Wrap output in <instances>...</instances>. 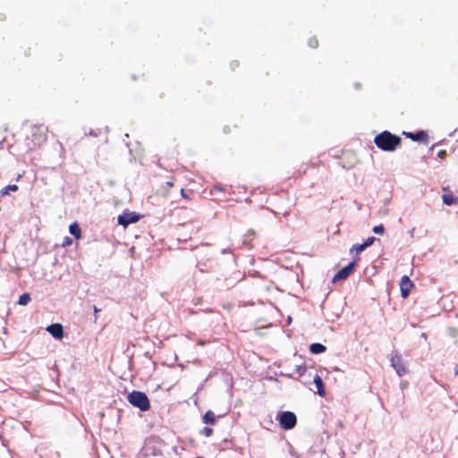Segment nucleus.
Instances as JSON below:
<instances>
[{
    "instance_id": "nucleus-1",
    "label": "nucleus",
    "mask_w": 458,
    "mask_h": 458,
    "mask_svg": "<svg viewBox=\"0 0 458 458\" xmlns=\"http://www.w3.org/2000/svg\"><path fill=\"white\" fill-rule=\"evenodd\" d=\"M401 142L402 139L399 136L388 131L380 132L374 139V143L379 149L388 152L395 150L396 148L400 146Z\"/></svg>"
},
{
    "instance_id": "nucleus-2",
    "label": "nucleus",
    "mask_w": 458,
    "mask_h": 458,
    "mask_svg": "<svg viewBox=\"0 0 458 458\" xmlns=\"http://www.w3.org/2000/svg\"><path fill=\"white\" fill-rule=\"evenodd\" d=\"M128 402L141 411H147L150 409V403L147 394L140 391H132L127 396Z\"/></svg>"
},
{
    "instance_id": "nucleus-3",
    "label": "nucleus",
    "mask_w": 458,
    "mask_h": 458,
    "mask_svg": "<svg viewBox=\"0 0 458 458\" xmlns=\"http://www.w3.org/2000/svg\"><path fill=\"white\" fill-rule=\"evenodd\" d=\"M280 427L284 430L293 429L297 424V417L293 411H283L277 415Z\"/></svg>"
},
{
    "instance_id": "nucleus-4",
    "label": "nucleus",
    "mask_w": 458,
    "mask_h": 458,
    "mask_svg": "<svg viewBox=\"0 0 458 458\" xmlns=\"http://www.w3.org/2000/svg\"><path fill=\"white\" fill-rule=\"evenodd\" d=\"M390 361L391 366L394 369L398 376L402 377L407 374L408 369L400 354L395 353L394 355H393Z\"/></svg>"
},
{
    "instance_id": "nucleus-5",
    "label": "nucleus",
    "mask_w": 458,
    "mask_h": 458,
    "mask_svg": "<svg viewBox=\"0 0 458 458\" xmlns=\"http://www.w3.org/2000/svg\"><path fill=\"white\" fill-rule=\"evenodd\" d=\"M360 259L359 257H357L352 262L349 263L346 267L340 269L334 276L333 281H339V280H345L349 277V276L352 273L354 267L358 260Z\"/></svg>"
},
{
    "instance_id": "nucleus-6",
    "label": "nucleus",
    "mask_w": 458,
    "mask_h": 458,
    "mask_svg": "<svg viewBox=\"0 0 458 458\" xmlns=\"http://www.w3.org/2000/svg\"><path fill=\"white\" fill-rule=\"evenodd\" d=\"M140 216L134 212L125 211L122 215L118 216L117 220L119 225H122L123 226L126 227L130 224L138 222L140 220Z\"/></svg>"
},
{
    "instance_id": "nucleus-7",
    "label": "nucleus",
    "mask_w": 458,
    "mask_h": 458,
    "mask_svg": "<svg viewBox=\"0 0 458 458\" xmlns=\"http://www.w3.org/2000/svg\"><path fill=\"white\" fill-rule=\"evenodd\" d=\"M414 286V284L409 278L408 276H403L400 281V290L401 295L403 299L407 298L410 294L411 288Z\"/></svg>"
},
{
    "instance_id": "nucleus-8",
    "label": "nucleus",
    "mask_w": 458,
    "mask_h": 458,
    "mask_svg": "<svg viewBox=\"0 0 458 458\" xmlns=\"http://www.w3.org/2000/svg\"><path fill=\"white\" fill-rule=\"evenodd\" d=\"M442 199L448 206L458 204V197L453 194L448 186L443 188Z\"/></svg>"
},
{
    "instance_id": "nucleus-9",
    "label": "nucleus",
    "mask_w": 458,
    "mask_h": 458,
    "mask_svg": "<svg viewBox=\"0 0 458 458\" xmlns=\"http://www.w3.org/2000/svg\"><path fill=\"white\" fill-rule=\"evenodd\" d=\"M47 331L50 333L55 338L62 339L64 337L63 326L59 323L52 324L47 327Z\"/></svg>"
},
{
    "instance_id": "nucleus-10",
    "label": "nucleus",
    "mask_w": 458,
    "mask_h": 458,
    "mask_svg": "<svg viewBox=\"0 0 458 458\" xmlns=\"http://www.w3.org/2000/svg\"><path fill=\"white\" fill-rule=\"evenodd\" d=\"M32 134L37 137L38 144L44 143L47 140V129L42 126H35Z\"/></svg>"
},
{
    "instance_id": "nucleus-11",
    "label": "nucleus",
    "mask_w": 458,
    "mask_h": 458,
    "mask_svg": "<svg viewBox=\"0 0 458 458\" xmlns=\"http://www.w3.org/2000/svg\"><path fill=\"white\" fill-rule=\"evenodd\" d=\"M374 242H375V238L369 237L365 241V242H363L361 244H354L350 249V253L352 254L353 252H355L356 254H359L360 252L363 251L366 248L372 245Z\"/></svg>"
},
{
    "instance_id": "nucleus-12",
    "label": "nucleus",
    "mask_w": 458,
    "mask_h": 458,
    "mask_svg": "<svg viewBox=\"0 0 458 458\" xmlns=\"http://www.w3.org/2000/svg\"><path fill=\"white\" fill-rule=\"evenodd\" d=\"M403 134L411 139L412 140H415V141H424V142H427L428 141V134L426 131H420L416 133H413V132H403Z\"/></svg>"
},
{
    "instance_id": "nucleus-13",
    "label": "nucleus",
    "mask_w": 458,
    "mask_h": 458,
    "mask_svg": "<svg viewBox=\"0 0 458 458\" xmlns=\"http://www.w3.org/2000/svg\"><path fill=\"white\" fill-rule=\"evenodd\" d=\"M314 384L316 385V387H317L316 393L320 396H325L326 395L325 386H324L322 378L318 375L315 376Z\"/></svg>"
},
{
    "instance_id": "nucleus-14",
    "label": "nucleus",
    "mask_w": 458,
    "mask_h": 458,
    "mask_svg": "<svg viewBox=\"0 0 458 458\" xmlns=\"http://www.w3.org/2000/svg\"><path fill=\"white\" fill-rule=\"evenodd\" d=\"M327 348L325 345L319 343L311 344L310 346V351L313 354H320L326 352Z\"/></svg>"
},
{
    "instance_id": "nucleus-15",
    "label": "nucleus",
    "mask_w": 458,
    "mask_h": 458,
    "mask_svg": "<svg viewBox=\"0 0 458 458\" xmlns=\"http://www.w3.org/2000/svg\"><path fill=\"white\" fill-rule=\"evenodd\" d=\"M202 420L205 424H210V425H215L216 421V415L212 411H208L204 414Z\"/></svg>"
},
{
    "instance_id": "nucleus-16",
    "label": "nucleus",
    "mask_w": 458,
    "mask_h": 458,
    "mask_svg": "<svg viewBox=\"0 0 458 458\" xmlns=\"http://www.w3.org/2000/svg\"><path fill=\"white\" fill-rule=\"evenodd\" d=\"M69 232L72 234L76 239H81V230L77 223H73L69 226Z\"/></svg>"
},
{
    "instance_id": "nucleus-17",
    "label": "nucleus",
    "mask_w": 458,
    "mask_h": 458,
    "mask_svg": "<svg viewBox=\"0 0 458 458\" xmlns=\"http://www.w3.org/2000/svg\"><path fill=\"white\" fill-rule=\"evenodd\" d=\"M18 186L16 184H10V185H7L5 187H4L1 191H0V195L1 196H4V195H7L9 194L10 191H18Z\"/></svg>"
},
{
    "instance_id": "nucleus-18",
    "label": "nucleus",
    "mask_w": 458,
    "mask_h": 458,
    "mask_svg": "<svg viewBox=\"0 0 458 458\" xmlns=\"http://www.w3.org/2000/svg\"><path fill=\"white\" fill-rule=\"evenodd\" d=\"M30 300L31 298L30 293H22L19 298L18 304L25 306L30 301Z\"/></svg>"
},
{
    "instance_id": "nucleus-19",
    "label": "nucleus",
    "mask_w": 458,
    "mask_h": 458,
    "mask_svg": "<svg viewBox=\"0 0 458 458\" xmlns=\"http://www.w3.org/2000/svg\"><path fill=\"white\" fill-rule=\"evenodd\" d=\"M224 191H225V189L219 184L213 185L209 191L211 195H215L217 192H224Z\"/></svg>"
},
{
    "instance_id": "nucleus-20",
    "label": "nucleus",
    "mask_w": 458,
    "mask_h": 458,
    "mask_svg": "<svg viewBox=\"0 0 458 458\" xmlns=\"http://www.w3.org/2000/svg\"><path fill=\"white\" fill-rule=\"evenodd\" d=\"M308 45L311 48H317L318 47V40L316 37H311L308 40Z\"/></svg>"
},
{
    "instance_id": "nucleus-21",
    "label": "nucleus",
    "mask_w": 458,
    "mask_h": 458,
    "mask_svg": "<svg viewBox=\"0 0 458 458\" xmlns=\"http://www.w3.org/2000/svg\"><path fill=\"white\" fill-rule=\"evenodd\" d=\"M200 434L202 436H205L207 437L212 436L213 434V429L211 428H208V427H204L201 430H200Z\"/></svg>"
},
{
    "instance_id": "nucleus-22",
    "label": "nucleus",
    "mask_w": 458,
    "mask_h": 458,
    "mask_svg": "<svg viewBox=\"0 0 458 458\" xmlns=\"http://www.w3.org/2000/svg\"><path fill=\"white\" fill-rule=\"evenodd\" d=\"M373 232L377 234H383L385 232V228H384L383 225H378L374 226Z\"/></svg>"
},
{
    "instance_id": "nucleus-23",
    "label": "nucleus",
    "mask_w": 458,
    "mask_h": 458,
    "mask_svg": "<svg viewBox=\"0 0 458 458\" xmlns=\"http://www.w3.org/2000/svg\"><path fill=\"white\" fill-rule=\"evenodd\" d=\"M72 242V240L69 237V236H66L64 239V242H63V246L65 247V246H68V245H71Z\"/></svg>"
},
{
    "instance_id": "nucleus-24",
    "label": "nucleus",
    "mask_w": 458,
    "mask_h": 458,
    "mask_svg": "<svg viewBox=\"0 0 458 458\" xmlns=\"http://www.w3.org/2000/svg\"><path fill=\"white\" fill-rule=\"evenodd\" d=\"M181 196L185 199H191L190 195L185 191L184 189L181 190Z\"/></svg>"
},
{
    "instance_id": "nucleus-25",
    "label": "nucleus",
    "mask_w": 458,
    "mask_h": 458,
    "mask_svg": "<svg viewBox=\"0 0 458 458\" xmlns=\"http://www.w3.org/2000/svg\"><path fill=\"white\" fill-rule=\"evenodd\" d=\"M437 156L440 158L444 159L446 157V150H445V149L439 150L437 153Z\"/></svg>"
},
{
    "instance_id": "nucleus-26",
    "label": "nucleus",
    "mask_w": 458,
    "mask_h": 458,
    "mask_svg": "<svg viewBox=\"0 0 458 458\" xmlns=\"http://www.w3.org/2000/svg\"><path fill=\"white\" fill-rule=\"evenodd\" d=\"M93 310H94V320L96 322L98 320V314L99 312V309H98L97 306H94Z\"/></svg>"
},
{
    "instance_id": "nucleus-27",
    "label": "nucleus",
    "mask_w": 458,
    "mask_h": 458,
    "mask_svg": "<svg viewBox=\"0 0 458 458\" xmlns=\"http://www.w3.org/2000/svg\"><path fill=\"white\" fill-rule=\"evenodd\" d=\"M166 184H167L168 187H173L174 186V182H167Z\"/></svg>"
},
{
    "instance_id": "nucleus-28",
    "label": "nucleus",
    "mask_w": 458,
    "mask_h": 458,
    "mask_svg": "<svg viewBox=\"0 0 458 458\" xmlns=\"http://www.w3.org/2000/svg\"><path fill=\"white\" fill-rule=\"evenodd\" d=\"M414 231H415V229H414V228H412V229L410 231V234H411V237H412V236H413V234H414Z\"/></svg>"
},
{
    "instance_id": "nucleus-29",
    "label": "nucleus",
    "mask_w": 458,
    "mask_h": 458,
    "mask_svg": "<svg viewBox=\"0 0 458 458\" xmlns=\"http://www.w3.org/2000/svg\"><path fill=\"white\" fill-rule=\"evenodd\" d=\"M0 20L1 21H4L5 20V16L4 14H0Z\"/></svg>"
},
{
    "instance_id": "nucleus-30",
    "label": "nucleus",
    "mask_w": 458,
    "mask_h": 458,
    "mask_svg": "<svg viewBox=\"0 0 458 458\" xmlns=\"http://www.w3.org/2000/svg\"><path fill=\"white\" fill-rule=\"evenodd\" d=\"M232 65H235V66H238V63L237 62H234L232 64Z\"/></svg>"
},
{
    "instance_id": "nucleus-31",
    "label": "nucleus",
    "mask_w": 458,
    "mask_h": 458,
    "mask_svg": "<svg viewBox=\"0 0 458 458\" xmlns=\"http://www.w3.org/2000/svg\"><path fill=\"white\" fill-rule=\"evenodd\" d=\"M455 375H458V369L455 370Z\"/></svg>"
}]
</instances>
